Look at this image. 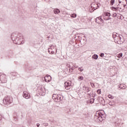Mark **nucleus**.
Masks as SVG:
<instances>
[{
	"label": "nucleus",
	"instance_id": "nucleus-18",
	"mask_svg": "<svg viewBox=\"0 0 127 127\" xmlns=\"http://www.w3.org/2000/svg\"><path fill=\"white\" fill-rule=\"evenodd\" d=\"M54 12L55 14L60 13V10H59L58 9H54Z\"/></svg>",
	"mask_w": 127,
	"mask_h": 127
},
{
	"label": "nucleus",
	"instance_id": "nucleus-38",
	"mask_svg": "<svg viewBox=\"0 0 127 127\" xmlns=\"http://www.w3.org/2000/svg\"><path fill=\"white\" fill-rule=\"evenodd\" d=\"M91 94H92L91 93H88V94H87V95H88V96H91Z\"/></svg>",
	"mask_w": 127,
	"mask_h": 127
},
{
	"label": "nucleus",
	"instance_id": "nucleus-26",
	"mask_svg": "<svg viewBox=\"0 0 127 127\" xmlns=\"http://www.w3.org/2000/svg\"><path fill=\"white\" fill-rule=\"evenodd\" d=\"M114 3H115V0H111L110 1V5H114Z\"/></svg>",
	"mask_w": 127,
	"mask_h": 127
},
{
	"label": "nucleus",
	"instance_id": "nucleus-9",
	"mask_svg": "<svg viewBox=\"0 0 127 127\" xmlns=\"http://www.w3.org/2000/svg\"><path fill=\"white\" fill-rule=\"evenodd\" d=\"M23 97L25 99H30V94L28 92L24 91L23 93Z\"/></svg>",
	"mask_w": 127,
	"mask_h": 127
},
{
	"label": "nucleus",
	"instance_id": "nucleus-1",
	"mask_svg": "<svg viewBox=\"0 0 127 127\" xmlns=\"http://www.w3.org/2000/svg\"><path fill=\"white\" fill-rule=\"evenodd\" d=\"M11 38L15 44H23L24 43V38L21 34H17L16 33H13L11 36Z\"/></svg>",
	"mask_w": 127,
	"mask_h": 127
},
{
	"label": "nucleus",
	"instance_id": "nucleus-8",
	"mask_svg": "<svg viewBox=\"0 0 127 127\" xmlns=\"http://www.w3.org/2000/svg\"><path fill=\"white\" fill-rule=\"evenodd\" d=\"M69 68H70V70H75L78 66L76 65V64H73L71 63L68 65Z\"/></svg>",
	"mask_w": 127,
	"mask_h": 127
},
{
	"label": "nucleus",
	"instance_id": "nucleus-24",
	"mask_svg": "<svg viewBox=\"0 0 127 127\" xmlns=\"http://www.w3.org/2000/svg\"><path fill=\"white\" fill-rule=\"evenodd\" d=\"M118 58H122L123 57V53H120L117 55Z\"/></svg>",
	"mask_w": 127,
	"mask_h": 127
},
{
	"label": "nucleus",
	"instance_id": "nucleus-37",
	"mask_svg": "<svg viewBox=\"0 0 127 127\" xmlns=\"http://www.w3.org/2000/svg\"><path fill=\"white\" fill-rule=\"evenodd\" d=\"M36 126L37 127H39L40 126V124L39 123H37Z\"/></svg>",
	"mask_w": 127,
	"mask_h": 127
},
{
	"label": "nucleus",
	"instance_id": "nucleus-34",
	"mask_svg": "<svg viewBox=\"0 0 127 127\" xmlns=\"http://www.w3.org/2000/svg\"><path fill=\"white\" fill-rule=\"evenodd\" d=\"M70 68L69 69V72L70 73H72V72H73V70L71 69V67H69Z\"/></svg>",
	"mask_w": 127,
	"mask_h": 127
},
{
	"label": "nucleus",
	"instance_id": "nucleus-20",
	"mask_svg": "<svg viewBox=\"0 0 127 127\" xmlns=\"http://www.w3.org/2000/svg\"><path fill=\"white\" fill-rule=\"evenodd\" d=\"M118 33L116 32L113 33V38H114V39H115V38L118 36Z\"/></svg>",
	"mask_w": 127,
	"mask_h": 127
},
{
	"label": "nucleus",
	"instance_id": "nucleus-17",
	"mask_svg": "<svg viewBox=\"0 0 127 127\" xmlns=\"http://www.w3.org/2000/svg\"><path fill=\"white\" fill-rule=\"evenodd\" d=\"M99 58V56L96 54H94L92 56V59H95V60H97Z\"/></svg>",
	"mask_w": 127,
	"mask_h": 127
},
{
	"label": "nucleus",
	"instance_id": "nucleus-11",
	"mask_svg": "<svg viewBox=\"0 0 127 127\" xmlns=\"http://www.w3.org/2000/svg\"><path fill=\"white\" fill-rule=\"evenodd\" d=\"M64 87L66 90H70L71 88V83L70 82H66L64 83Z\"/></svg>",
	"mask_w": 127,
	"mask_h": 127
},
{
	"label": "nucleus",
	"instance_id": "nucleus-42",
	"mask_svg": "<svg viewBox=\"0 0 127 127\" xmlns=\"http://www.w3.org/2000/svg\"><path fill=\"white\" fill-rule=\"evenodd\" d=\"M126 1H127V0H126Z\"/></svg>",
	"mask_w": 127,
	"mask_h": 127
},
{
	"label": "nucleus",
	"instance_id": "nucleus-4",
	"mask_svg": "<svg viewBox=\"0 0 127 127\" xmlns=\"http://www.w3.org/2000/svg\"><path fill=\"white\" fill-rule=\"evenodd\" d=\"M64 97L61 94H54L52 96V99L54 100L55 102H60L63 101Z\"/></svg>",
	"mask_w": 127,
	"mask_h": 127
},
{
	"label": "nucleus",
	"instance_id": "nucleus-45",
	"mask_svg": "<svg viewBox=\"0 0 127 127\" xmlns=\"http://www.w3.org/2000/svg\"><path fill=\"white\" fill-rule=\"evenodd\" d=\"M13 74H15V73L14 72V73H13Z\"/></svg>",
	"mask_w": 127,
	"mask_h": 127
},
{
	"label": "nucleus",
	"instance_id": "nucleus-5",
	"mask_svg": "<svg viewBox=\"0 0 127 127\" xmlns=\"http://www.w3.org/2000/svg\"><path fill=\"white\" fill-rule=\"evenodd\" d=\"M7 82L6 75L4 74L0 73V84H5Z\"/></svg>",
	"mask_w": 127,
	"mask_h": 127
},
{
	"label": "nucleus",
	"instance_id": "nucleus-32",
	"mask_svg": "<svg viewBox=\"0 0 127 127\" xmlns=\"http://www.w3.org/2000/svg\"><path fill=\"white\" fill-rule=\"evenodd\" d=\"M91 86H92L93 87H94V88H95V83H91Z\"/></svg>",
	"mask_w": 127,
	"mask_h": 127
},
{
	"label": "nucleus",
	"instance_id": "nucleus-6",
	"mask_svg": "<svg viewBox=\"0 0 127 127\" xmlns=\"http://www.w3.org/2000/svg\"><path fill=\"white\" fill-rule=\"evenodd\" d=\"M92 11H94V10H96V9H98L99 7V4L97 3L93 2L91 4Z\"/></svg>",
	"mask_w": 127,
	"mask_h": 127
},
{
	"label": "nucleus",
	"instance_id": "nucleus-16",
	"mask_svg": "<svg viewBox=\"0 0 127 127\" xmlns=\"http://www.w3.org/2000/svg\"><path fill=\"white\" fill-rule=\"evenodd\" d=\"M119 88H120V89H126V88H127V86H126V85L124 84H120Z\"/></svg>",
	"mask_w": 127,
	"mask_h": 127
},
{
	"label": "nucleus",
	"instance_id": "nucleus-43",
	"mask_svg": "<svg viewBox=\"0 0 127 127\" xmlns=\"http://www.w3.org/2000/svg\"><path fill=\"white\" fill-rule=\"evenodd\" d=\"M124 6H126V5H124Z\"/></svg>",
	"mask_w": 127,
	"mask_h": 127
},
{
	"label": "nucleus",
	"instance_id": "nucleus-44",
	"mask_svg": "<svg viewBox=\"0 0 127 127\" xmlns=\"http://www.w3.org/2000/svg\"><path fill=\"white\" fill-rule=\"evenodd\" d=\"M48 38H49V37H48Z\"/></svg>",
	"mask_w": 127,
	"mask_h": 127
},
{
	"label": "nucleus",
	"instance_id": "nucleus-25",
	"mask_svg": "<svg viewBox=\"0 0 127 127\" xmlns=\"http://www.w3.org/2000/svg\"><path fill=\"white\" fill-rule=\"evenodd\" d=\"M71 17H72L73 18H74L75 17H76L77 14L75 13H73L70 15Z\"/></svg>",
	"mask_w": 127,
	"mask_h": 127
},
{
	"label": "nucleus",
	"instance_id": "nucleus-14",
	"mask_svg": "<svg viewBox=\"0 0 127 127\" xmlns=\"http://www.w3.org/2000/svg\"><path fill=\"white\" fill-rule=\"evenodd\" d=\"M49 49H51V50H56V52H57V49H56V47L51 45Z\"/></svg>",
	"mask_w": 127,
	"mask_h": 127
},
{
	"label": "nucleus",
	"instance_id": "nucleus-33",
	"mask_svg": "<svg viewBox=\"0 0 127 127\" xmlns=\"http://www.w3.org/2000/svg\"><path fill=\"white\" fill-rule=\"evenodd\" d=\"M112 16L113 17H116V16H117V13H114L113 14Z\"/></svg>",
	"mask_w": 127,
	"mask_h": 127
},
{
	"label": "nucleus",
	"instance_id": "nucleus-36",
	"mask_svg": "<svg viewBox=\"0 0 127 127\" xmlns=\"http://www.w3.org/2000/svg\"><path fill=\"white\" fill-rule=\"evenodd\" d=\"M110 19H111V18H108L107 19L104 18V20H110Z\"/></svg>",
	"mask_w": 127,
	"mask_h": 127
},
{
	"label": "nucleus",
	"instance_id": "nucleus-22",
	"mask_svg": "<svg viewBox=\"0 0 127 127\" xmlns=\"http://www.w3.org/2000/svg\"><path fill=\"white\" fill-rule=\"evenodd\" d=\"M109 105L110 106H115V102H114V101H111L109 102Z\"/></svg>",
	"mask_w": 127,
	"mask_h": 127
},
{
	"label": "nucleus",
	"instance_id": "nucleus-39",
	"mask_svg": "<svg viewBox=\"0 0 127 127\" xmlns=\"http://www.w3.org/2000/svg\"><path fill=\"white\" fill-rule=\"evenodd\" d=\"M45 1H46L47 2H48V1H49V0H45Z\"/></svg>",
	"mask_w": 127,
	"mask_h": 127
},
{
	"label": "nucleus",
	"instance_id": "nucleus-29",
	"mask_svg": "<svg viewBox=\"0 0 127 127\" xmlns=\"http://www.w3.org/2000/svg\"><path fill=\"white\" fill-rule=\"evenodd\" d=\"M97 92L99 95L102 94V91H101V89H98Z\"/></svg>",
	"mask_w": 127,
	"mask_h": 127
},
{
	"label": "nucleus",
	"instance_id": "nucleus-28",
	"mask_svg": "<svg viewBox=\"0 0 127 127\" xmlns=\"http://www.w3.org/2000/svg\"><path fill=\"white\" fill-rule=\"evenodd\" d=\"M108 98H109V99H112V100H113V99H114V97L112 96V95L109 94L108 95Z\"/></svg>",
	"mask_w": 127,
	"mask_h": 127
},
{
	"label": "nucleus",
	"instance_id": "nucleus-10",
	"mask_svg": "<svg viewBox=\"0 0 127 127\" xmlns=\"http://www.w3.org/2000/svg\"><path fill=\"white\" fill-rule=\"evenodd\" d=\"M122 39V38L120 36V35H118V36L114 39V41L116 43H118V44H121V40Z\"/></svg>",
	"mask_w": 127,
	"mask_h": 127
},
{
	"label": "nucleus",
	"instance_id": "nucleus-21",
	"mask_svg": "<svg viewBox=\"0 0 127 127\" xmlns=\"http://www.w3.org/2000/svg\"><path fill=\"white\" fill-rule=\"evenodd\" d=\"M78 81H82V80H84V77L83 76H79L78 77Z\"/></svg>",
	"mask_w": 127,
	"mask_h": 127
},
{
	"label": "nucleus",
	"instance_id": "nucleus-35",
	"mask_svg": "<svg viewBox=\"0 0 127 127\" xmlns=\"http://www.w3.org/2000/svg\"><path fill=\"white\" fill-rule=\"evenodd\" d=\"M118 1L119 2V4L117 5V6H119V5H120V3H122V1L118 0Z\"/></svg>",
	"mask_w": 127,
	"mask_h": 127
},
{
	"label": "nucleus",
	"instance_id": "nucleus-7",
	"mask_svg": "<svg viewBox=\"0 0 127 127\" xmlns=\"http://www.w3.org/2000/svg\"><path fill=\"white\" fill-rule=\"evenodd\" d=\"M95 22H96V23H98V24H101L104 22V20H103V19H102V17L100 16V17H97L95 19Z\"/></svg>",
	"mask_w": 127,
	"mask_h": 127
},
{
	"label": "nucleus",
	"instance_id": "nucleus-12",
	"mask_svg": "<svg viewBox=\"0 0 127 127\" xmlns=\"http://www.w3.org/2000/svg\"><path fill=\"white\" fill-rule=\"evenodd\" d=\"M52 77L51 76L47 74L46 77H45V81L48 83L49 82H50L51 80Z\"/></svg>",
	"mask_w": 127,
	"mask_h": 127
},
{
	"label": "nucleus",
	"instance_id": "nucleus-19",
	"mask_svg": "<svg viewBox=\"0 0 127 127\" xmlns=\"http://www.w3.org/2000/svg\"><path fill=\"white\" fill-rule=\"evenodd\" d=\"M84 90H85V92H86V93H89V92H90L91 91V89L90 88H89L88 87H84Z\"/></svg>",
	"mask_w": 127,
	"mask_h": 127
},
{
	"label": "nucleus",
	"instance_id": "nucleus-3",
	"mask_svg": "<svg viewBox=\"0 0 127 127\" xmlns=\"http://www.w3.org/2000/svg\"><path fill=\"white\" fill-rule=\"evenodd\" d=\"M97 120L96 121L98 123H100L101 122H103L104 120H105V115L103 114V113H101L100 112H97L96 113V117Z\"/></svg>",
	"mask_w": 127,
	"mask_h": 127
},
{
	"label": "nucleus",
	"instance_id": "nucleus-46",
	"mask_svg": "<svg viewBox=\"0 0 127 127\" xmlns=\"http://www.w3.org/2000/svg\"><path fill=\"white\" fill-rule=\"evenodd\" d=\"M121 1V0H120Z\"/></svg>",
	"mask_w": 127,
	"mask_h": 127
},
{
	"label": "nucleus",
	"instance_id": "nucleus-30",
	"mask_svg": "<svg viewBox=\"0 0 127 127\" xmlns=\"http://www.w3.org/2000/svg\"><path fill=\"white\" fill-rule=\"evenodd\" d=\"M106 16H111V13H110L109 12H107V13H106Z\"/></svg>",
	"mask_w": 127,
	"mask_h": 127
},
{
	"label": "nucleus",
	"instance_id": "nucleus-13",
	"mask_svg": "<svg viewBox=\"0 0 127 127\" xmlns=\"http://www.w3.org/2000/svg\"><path fill=\"white\" fill-rule=\"evenodd\" d=\"M94 102H95V99L94 98H91V99L88 100L86 103L87 104H93L94 103Z\"/></svg>",
	"mask_w": 127,
	"mask_h": 127
},
{
	"label": "nucleus",
	"instance_id": "nucleus-27",
	"mask_svg": "<svg viewBox=\"0 0 127 127\" xmlns=\"http://www.w3.org/2000/svg\"><path fill=\"white\" fill-rule=\"evenodd\" d=\"M78 70L80 71V72H83V71H84V68H83L82 67H79Z\"/></svg>",
	"mask_w": 127,
	"mask_h": 127
},
{
	"label": "nucleus",
	"instance_id": "nucleus-15",
	"mask_svg": "<svg viewBox=\"0 0 127 127\" xmlns=\"http://www.w3.org/2000/svg\"><path fill=\"white\" fill-rule=\"evenodd\" d=\"M55 51H56L55 50L48 49V52L50 54H55Z\"/></svg>",
	"mask_w": 127,
	"mask_h": 127
},
{
	"label": "nucleus",
	"instance_id": "nucleus-31",
	"mask_svg": "<svg viewBox=\"0 0 127 127\" xmlns=\"http://www.w3.org/2000/svg\"><path fill=\"white\" fill-rule=\"evenodd\" d=\"M100 57H104V56H105V54L102 53L100 54Z\"/></svg>",
	"mask_w": 127,
	"mask_h": 127
},
{
	"label": "nucleus",
	"instance_id": "nucleus-2",
	"mask_svg": "<svg viewBox=\"0 0 127 127\" xmlns=\"http://www.w3.org/2000/svg\"><path fill=\"white\" fill-rule=\"evenodd\" d=\"M13 101V99L12 98V97L10 96H6L4 97L3 99V104L6 105V106H9V105H10V104L12 103Z\"/></svg>",
	"mask_w": 127,
	"mask_h": 127
},
{
	"label": "nucleus",
	"instance_id": "nucleus-41",
	"mask_svg": "<svg viewBox=\"0 0 127 127\" xmlns=\"http://www.w3.org/2000/svg\"><path fill=\"white\" fill-rule=\"evenodd\" d=\"M36 2H38V0H36Z\"/></svg>",
	"mask_w": 127,
	"mask_h": 127
},
{
	"label": "nucleus",
	"instance_id": "nucleus-40",
	"mask_svg": "<svg viewBox=\"0 0 127 127\" xmlns=\"http://www.w3.org/2000/svg\"><path fill=\"white\" fill-rule=\"evenodd\" d=\"M1 120V115H0V121Z\"/></svg>",
	"mask_w": 127,
	"mask_h": 127
},
{
	"label": "nucleus",
	"instance_id": "nucleus-23",
	"mask_svg": "<svg viewBox=\"0 0 127 127\" xmlns=\"http://www.w3.org/2000/svg\"><path fill=\"white\" fill-rule=\"evenodd\" d=\"M119 8L120 7H114V6L111 7V9H112V10H114V9H115V10L116 11H117V10H118V8Z\"/></svg>",
	"mask_w": 127,
	"mask_h": 127
}]
</instances>
